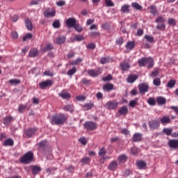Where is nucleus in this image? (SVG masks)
I'll list each match as a JSON object with an SVG mask.
<instances>
[{
  "label": "nucleus",
  "instance_id": "12",
  "mask_svg": "<svg viewBox=\"0 0 178 178\" xmlns=\"http://www.w3.org/2000/svg\"><path fill=\"white\" fill-rule=\"evenodd\" d=\"M54 41L56 44H62L66 41V36L60 35L57 37Z\"/></svg>",
  "mask_w": 178,
  "mask_h": 178
},
{
  "label": "nucleus",
  "instance_id": "13",
  "mask_svg": "<svg viewBox=\"0 0 178 178\" xmlns=\"http://www.w3.org/2000/svg\"><path fill=\"white\" fill-rule=\"evenodd\" d=\"M118 113H120V115L126 116V115L129 113V108H127L126 106L120 108L118 110Z\"/></svg>",
  "mask_w": 178,
  "mask_h": 178
},
{
  "label": "nucleus",
  "instance_id": "9",
  "mask_svg": "<svg viewBox=\"0 0 178 178\" xmlns=\"http://www.w3.org/2000/svg\"><path fill=\"white\" fill-rule=\"evenodd\" d=\"M35 133H37V129L35 128H29L25 131L26 137L29 138L33 137V136H35Z\"/></svg>",
  "mask_w": 178,
  "mask_h": 178
},
{
  "label": "nucleus",
  "instance_id": "11",
  "mask_svg": "<svg viewBox=\"0 0 178 178\" xmlns=\"http://www.w3.org/2000/svg\"><path fill=\"white\" fill-rule=\"evenodd\" d=\"M168 145L170 148H174L176 149L178 148V139H170L168 141Z\"/></svg>",
  "mask_w": 178,
  "mask_h": 178
},
{
  "label": "nucleus",
  "instance_id": "5",
  "mask_svg": "<svg viewBox=\"0 0 178 178\" xmlns=\"http://www.w3.org/2000/svg\"><path fill=\"white\" fill-rule=\"evenodd\" d=\"M119 105V103L115 102V101H110L108 102L107 103H106V104L104 105L105 108H106V109H116V108H118Z\"/></svg>",
  "mask_w": 178,
  "mask_h": 178
},
{
  "label": "nucleus",
  "instance_id": "39",
  "mask_svg": "<svg viewBox=\"0 0 178 178\" xmlns=\"http://www.w3.org/2000/svg\"><path fill=\"white\" fill-rule=\"evenodd\" d=\"M153 84L154 86H156V87H159L161 86V79L156 78L153 80Z\"/></svg>",
  "mask_w": 178,
  "mask_h": 178
},
{
  "label": "nucleus",
  "instance_id": "45",
  "mask_svg": "<svg viewBox=\"0 0 178 178\" xmlns=\"http://www.w3.org/2000/svg\"><path fill=\"white\" fill-rule=\"evenodd\" d=\"M76 72V69L75 67H74L72 69H70L67 71V74L68 76H73V74H74Z\"/></svg>",
  "mask_w": 178,
  "mask_h": 178
},
{
  "label": "nucleus",
  "instance_id": "62",
  "mask_svg": "<svg viewBox=\"0 0 178 178\" xmlns=\"http://www.w3.org/2000/svg\"><path fill=\"white\" fill-rule=\"evenodd\" d=\"M57 6H65L66 5V1H59L56 2Z\"/></svg>",
  "mask_w": 178,
  "mask_h": 178
},
{
  "label": "nucleus",
  "instance_id": "52",
  "mask_svg": "<svg viewBox=\"0 0 178 178\" xmlns=\"http://www.w3.org/2000/svg\"><path fill=\"white\" fill-rule=\"evenodd\" d=\"M131 154H132V155H137V154H138V149L137 147H132L131 149Z\"/></svg>",
  "mask_w": 178,
  "mask_h": 178
},
{
  "label": "nucleus",
  "instance_id": "51",
  "mask_svg": "<svg viewBox=\"0 0 178 178\" xmlns=\"http://www.w3.org/2000/svg\"><path fill=\"white\" fill-rule=\"evenodd\" d=\"M105 3L106 6H109V7L115 6V3H113L112 0H105Z\"/></svg>",
  "mask_w": 178,
  "mask_h": 178
},
{
  "label": "nucleus",
  "instance_id": "17",
  "mask_svg": "<svg viewBox=\"0 0 178 178\" xmlns=\"http://www.w3.org/2000/svg\"><path fill=\"white\" fill-rule=\"evenodd\" d=\"M161 124H168V123H170V118L169 116H163L161 120Z\"/></svg>",
  "mask_w": 178,
  "mask_h": 178
},
{
  "label": "nucleus",
  "instance_id": "6",
  "mask_svg": "<svg viewBox=\"0 0 178 178\" xmlns=\"http://www.w3.org/2000/svg\"><path fill=\"white\" fill-rule=\"evenodd\" d=\"M102 73V70L101 68H99L98 70H88V74L90 76V77H97V76H99Z\"/></svg>",
  "mask_w": 178,
  "mask_h": 178
},
{
  "label": "nucleus",
  "instance_id": "61",
  "mask_svg": "<svg viewBox=\"0 0 178 178\" xmlns=\"http://www.w3.org/2000/svg\"><path fill=\"white\" fill-rule=\"evenodd\" d=\"M76 101H79V102H83V101H86V96H77L76 97Z\"/></svg>",
  "mask_w": 178,
  "mask_h": 178
},
{
  "label": "nucleus",
  "instance_id": "4",
  "mask_svg": "<svg viewBox=\"0 0 178 178\" xmlns=\"http://www.w3.org/2000/svg\"><path fill=\"white\" fill-rule=\"evenodd\" d=\"M83 127L86 130H95L97 129V123L95 122H86L83 124Z\"/></svg>",
  "mask_w": 178,
  "mask_h": 178
},
{
  "label": "nucleus",
  "instance_id": "37",
  "mask_svg": "<svg viewBox=\"0 0 178 178\" xmlns=\"http://www.w3.org/2000/svg\"><path fill=\"white\" fill-rule=\"evenodd\" d=\"M147 103L149 104V105H152V106H154V105L156 104V101L155 100V98L149 97L147 100Z\"/></svg>",
  "mask_w": 178,
  "mask_h": 178
},
{
  "label": "nucleus",
  "instance_id": "21",
  "mask_svg": "<svg viewBox=\"0 0 178 178\" xmlns=\"http://www.w3.org/2000/svg\"><path fill=\"white\" fill-rule=\"evenodd\" d=\"M156 102L159 105H165L166 104V99L163 97H158L156 98Z\"/></svg>",
  "mask_w": 178,
  "mask_h": 178
},
{
  "label": "nucleus",
  "instance_id": "63",
  "mask_svg": "<svg viewBox=\"0 0 178 178\" xmlns=\"http://www.w3.org/2000/svg\"><path fill=\"white\" fill-rule=\"evenodd\" d=\"M24 109H26V106L24 105H19L18 111L19 112H20L21 113L24 112Z\"/></svg>",
  "mask_w": 178,
  "mask_h": 178
},
{
  "label": "nucleus",
  "instance_id": "56",
  "mask_svg": "<svg viewBox=\"0 0 178 178\" xmlns=\"http://www.w3.org/2000/svg\"><path fill=\"white\" fill-rule=\"evenodd\" d=\"M166 26L164 25V24H159L156 26V29L157 30H161V31H163L165 30Z\"/></svg>",
  "mask_w": 178,
  "mask_h": 178
},
{
  "label": "nucleus",
  "instance_id": "34",
  "mask_svg": "<svg viewBox=\"0 0 178 178\" xmlns=\"http://www.w3.org/2000/svg\"><path fill=\"white\" fill-rule=\"evenodd\" d=\"M31 38H33V34L31 33H29L23 37L22 41H29V40H31Z\"/></svg>",
  "mask_w": 178,
  "mask_h": 178
},
{
  "label": "nucleus",
  "instance_id": "20",
  "mask_svg": "<svg viewBox=\"0 0 178 178\" xmlns=\"http://www.w3.org/2000/svg\"><path fill=\"white\" fill-rule=\"evenodd\" d=\"M146 63L148 65L147 69H151L154 67V59L152 58L151 57L147 58Z\"/></svg>",
  "mask_w": 178,
  "mask_h": 178
},
{
  "label": "nucleus",
  "instance_id": "38",
  "mask_svg": "<svg viewBox=\"0 0 178 178\" xmlns=\"http://www.w3.org/2000/svg\"><path fill=\"white\" fill-rule=\"evenodd\" d=\"M93 107H94V104L92 103L86 104L83 106V108H85L86 111H90V109H92Z\"/></svg>",
  "mask_w": 178,
  "mask_h": 178
},
{
  "label": "nucleus",
  "instance_id": "18",
  "mask_svg": "<svg viewBox=\"0 0 178 178\" xmlns=\"http://www.w3.org/2000/svg\"><path fill=\"white\" fill-rule=\"evenodd\" d=\"M58 95H59V97L63 98V99H67L70 98V93L66 91L61 92L60 93L58 94Z\"/></svg>",
  "mask_w": 178,
  "mask_h": 178
},
{
  "label": "nucleus",
  "instance_id": "47",
  "mask_svg": "<svg viewBox=\"0 0 178 178\" xmlns=\"http://www.w3.org/2000/svg\"><path fill=\"white\" fill-rule=\"evenodd\" d=\"M163 131L167 136H171V135H172V129L164 128V129H163Z\"/></svg>",
  "mask_w": 178,
  "mask_h": 178
},
{
  "label": "nucleus",
  "instance_id": "46",
  "mask_svg": "<svg viewBox=\"0 0 178 178\" xmlns=\"http://www.w3.org/2000/svg\"><path fill=\"white\" fill-rule=\"evenodd\" d=\"M53 27L54 29H59L60 27V22L59 20H56L53 22Z\"/></svg>",
  "mask_w": 178,
  "mask_h": 178
},
{
  "label": "nucleus",
  "instance_id": "64",
  "mask_svg": "<svg viewBox=\"0 0 178 178\" xmlns=\"http://www.w3.org/2000/svg\"><path fill=\"white\" fill-rule=\"evenodd\" d=\"M11 37L12 38H17L19 37V34L16 31L11 32Z\"/></svg>",
  "mask_w": 178,
  "mask_h": 178
},
{
  "label": "nucleus",
  "instance_id": "26",
  "mask_svg": "<svg viewBox=\"0 0 178 178\" xmlns=\"http://www.w3.org/2000/svg\"><path fill=\"white\" fill-rule=\"evenodd\" d=\"M131 6L134 9H136V10H141V9H143V6L140 5L137 2H132Z\"/></svg>",
  "mask_w": 178,
  "mask_h": 178
},
{
  "label": "nucleus",
  "instance_id": "33",
  "mask_svg": "<svg viewBox=\"0 0 178 178\" xmlns=\"http://www.w3.org/2000/svg\"><path fill=\"white\" fill-rule=\"evenodd\" d=\"M29 56L31 58H35V56H38V50L34 49L30 51Z\"/></svg>",
  "mask_w": 178,
  "mask_h": 178
},
{
  "label": "nucleus",
  "instance_id": "14",
  "mask_svg": "<svg viewBox=\"0 0 178 178\" xmlns=\"http://www.w3.org/2000/svg\"><path fill=\"white\" fill-rule=\"evenodd\" d=\"M65 23L67 27L72 28L76 24V19L68 18Z\"/></svg>",
  "mask_w": 178,
  "mask_h": 178
},
{
  "label": "nucleus",
  "instance_id": "23",
  "mask_svg": "<svg viewBox=\"0 0 178 178\" xmlns=\"http://www.w3.org/2000/svg\"><path fill=\"white\" fill-rule=\"evenodd\" d=\"M103 90L104 91H112L113 90V84L106 83L103 86Z\"/></svg>",
  "mask_w": 178,
  "mask_h": 178
},
{
  "label": "nucleus",
  "instance_id": "2",
  "mask_svg": "<svg viewBox=\"0 0 178 178\" xmlns=\"http://www.w3.org/2000/svg\"><path fill=\"white\" fill-rule=\"evenodd\" d=\"M33 159H34V154L32 152H28L20 158V162L22 163H29Z\"/></svg>",
  "mask_w": 178,
  "mask_h": 178
},
{
  "label": "nucleus",
  "instance_id": "31",
  "mask_svg": "<svg viewBox=\"0 0 178 178\" xmlns=\"http://www.w3.org/2000/svg\"><path fill=\"white\" fill-rule=\"evenodd\" d=\"M13 144H15V143L13 142V140L9 138L5 140V142L3 143V145H5L6 147H8V146L12 147Z\"/></svg>",
  "mask_w": 178,
  "mask_h": 178
},
{
  "label": "nucleus",
  "instance_id": "58",
  "mask_svg": "<svg viewBox=\"0 0 178 178\" xmlns=\"http://www.w3.org/2000/svg\"><path fill=\"white\" fill-rule=\"evenodd\" d=\"M74 40H76V41H83V40H84V38L81 35H76L74 37Z\"/></svg>",
  "mask_w": 178,
  "mask_h": 178
},
{
  "label": "nucleus",
  "instance_id": "48",
  "mask_svg": "<svg viewBox=\"0 0 178 178\" xmlns=\"http://www.w3.org/2000/svg\"><path fill=\"white\" fill-rule=\"evenodd\" d=\"M145 38L148 42H154V37L152 35H145Z\"/></svg>",
  "mask_w": 178,
  "mask_h": 178
},
{
  "label": "nucleus",
  "instance_id": "35",
  "mask_svg": "<svg viewBox=\"0 0 178 178\" xmlns=\"http://www.w3.org/2000/svg\"><path fill=\"white\" fill-rule=\"evenodd\" d=\"M118 159L119 162H126V161H127V156L125 154H122L118 156Z\"/></svg>",
  "mask_w": 178,
  "mask_h": 178
},
{
  "label": "nucleus",
  "instance_id": "8",
  "mask_svg": "<svg viewBox=\"0 0 178 178\" xmlns=\"http://www.w3.org/2000/svg\"><path fill=\"white\" fill-rule=\"evenodd\" d=\"M52 84H53V82L51 80H46L45 81H43L39 83V87L42 90H44V88H47V87H51Z\"/></svg>",
  "mask_w": 178,
  "mask_h": 178
},
{
  "label": "nucleus",
  "instance_id": "42",
  "mask_svg": "<svg viewBox=\"0 0 178 178\" xmlns=\"http://www.w3.org/2000/svg\"><path fill=\"white\" fill-rule=\"evenodd\" d=\"M81 62H83V60L81 58H79L74 60H72L71 63V65H79V63H81Z\"/></svg>",
  "mask_w": 178,
  "mask_h": 178
},
{
  "label": "nucleus",
  "instance_id": "59",
  "mask_svg": "<svg viewBox=\"0 0 178 178\" xmlns=\"http://www.w3.org/2000/svg\"><path fill=\"white\" fill-rule=\"evenodd\" d=\"M143 34H144V30L141 29H138L136 33V35L138 37H141L142 35H143Z\"/></svg>",
  "mask_w": 178,
  "mask_h": 178
},
{
  "label": "nucleus",
  "instance_id": "57",
  "mask_svg": "<svg viewBox=\"0 0 178 178\" xmlns=\"http://www.w3.org/2000/svg\"><path fill=\"white\" fill-rule=\"evenodd\" d=\"M111 80H112L111 74H108L107 76L102 78L103 81H111Z\"/></svg>",
  "mask_w": 178,
  "mask_h": 178
},
{
  "label": "nucleus",
  "instance_id": "19",
  "mask_svg": "<svg viewBox=\"0 0 178 178\" xmlns=\"http://www.w3.org/2000/svg\"><path fill=\"white\" fill-rule=\"evenodd\" d=\"M121 12L123 13H130V5L125 4L121 7Z\"/></svg>",
  "mask_w": 178,
  "mask_h": 178
},
{
  "label": "nucleus",
  "instance_id": "7",
  "mask_svg": "<svg viewBox=\"0 0 178 178\" xmlns=\"http://www.w3.org/2000/svg\"><path fill=\"white\" fill-rule=\"evenodd\" d=\"M160 126L159 121L156 120H152L149 122V127L152 130H156Z\"/></svg>",
  "mask_w": 178,
  "mask_h": 178
},
{
  "label": "nucleus",
  "instance_id": "25",
  "mask_svg": "<svg viewBox=\"0 0 178 178\" xmlns=\"http://www.w3.org/2000/svg\"><path fill=\"white\" fill-rule=\"evenodd\" d=\"M120 67L122 69V70H129L130 69V64L126 63V62H123L120 63Z\"/></svg>",
  "mask_w": 178,
  "mask_h": 178
},
{
  "label": "nucleus",
  "instance_id": "53",
  "mask_svg": "<svg viewBox=\"0 0 178 178\" xmlns=\"http://www.w3.org/2000/svg\"><path fill=\"white\" fill-rule=\"evenodd\" d=\"M168 24H170V26H176V19L173 18H169Z\"/></svg>",
  "mask_w": 178,
  "mask_h": 178
},
{
  "label": "nucleus",
  "instance_id": "28",
  "mask_svg": "<svg viewBox=\"0 0 178 178\" xmlns=\"http://www.w3.org/2000/svg\"><path fill=\"white\" fill-rule=\"evenodd\" d=\"M138 79L137 75H131L127 78L128 83H134Z\"/></svg>",
  "mask_w": 178,
  "mask_h": 178
},
{
  "label": "nucleus",
  "instance_id": "22",
  "mask_svg": "<svg viewBox=\"0 0 178 178\" xmlns=\"http://www.w3.org/2000/svg\"><path fill=\"white\" fill-rule=\"evenodd\" d=\"M147 9L150 10V13L152 15H154V16L158 14V10L156 9V6L152 5L149 8H147Z\"/></svg>",
  "mask_w": 178,
  "mask_h": 178
},
{
  "label": "nucleus",
  "instance_id": "27",
  "mask_svg": "<svg viewBox=\"0 0 178 178\" xmlns=\"http://www.w3.org/2000/svg\"><path fill=\"white\" fill-rule=\"evenodd\" d=\"M109 62H112V59L109 57H104L100 59V63H102V65H105V63H109Z\"/></svg>",
  "mask_w": 178,
  "mask_h": 178
},
{
  "label": "nucleus",
  "instance_id": "30",
  "mask_svg": "<svg viewBox=\"0 0 178 178\" xmlns=\"http://www.w3.org/2000/svg\"><path fill=\"white\" fill-rule=\"evenodd\" d=\"M25 25L29 30H33V24L31 23V21H30V19H25Z\"/></svg>",
  "mask_w": 178,
  "mask_h": 178
},
{
  "label": "nucleus",
  "instance_id": "60",
  "mask_svg": "<svg viewBox=\"0 0 178 178\" xmlns=\"http://www.w3.org/2000/svg\"><path fill=\"white\" fill-rule=\"evenodd\" d=\"M159 74V71L158 70H156L152 72L151 76L152 77H156Z\"/></svg>",
  "mask_w": 178,
  "mask_h": 178
},
{
  "label": "nucleus",
  "instance_id": "16",
  "mask_svg": "<svg viewBox=\"0 0 178 178\" xmlns=\"http://www.w3.org/2000/svg\"><path fill=\"white\" fill-rule=\"evenodd\" d=\"M143 135L141 134L136 133L133 136V141H134V143H137L138 141H141Z\"/></svg>",
  "mask_w": 178,
  "mask_h": 178
},
{
  "label": "nucleus",
  "instance_id": "40",
  "mask_svg": "<svg viewBox=\"0 0 178 178\" xmlns=\"http://www.w3.org/2000/svg\"><path fill=\"white\" fill-rule=\"evenodd\" d=\"M72 27H74V30L78 31V33H81L83 31V28L79 24H75Z\"/></svg>",
  "mask_w": 178,
  "mask_h": 178
},
{
  "label": "nucleus",
  "instance_id": "41",
  "mask_svg": "<svg viewBox=\"0 0 178 178\" xmlns=\"http://www.w3.org/2000/svg\"><path fill=\"white\" fill-rule=\"evenodd\" d=\"M9 83L13 86H16V84H20V79H10Z\"/></svg>",
  "mask_w": 178,
  "mask_h": 178
},
{
  "label": "nucleus",
  "instance_id": "43",
  "mask_svg": "<svg viewBox=\"0 0 178 178\" xmlns=\"http://www.w3.org/2000/svg\"><path fill=\"white\" fill-rule=\"evenodd\" d=\"M175 86H176V81H175V80H170L168 83V87H169V88H173V87H175Z\"/></svg>",
  "mask_w": 178,
  "mask_h": 178
},
{
  "label": "nucleus",
  "instance_id": "49",
  "mask_svg": "<svg viewBox=\"0 0 178 178\" xmlns=\"http://www.w3.org/2000/svg\"><path fill=\"white\" fill-rule=\"evenodd\" d=\"M90 161H91V159H90V157H83L81 159L82 163H84L85 165H87V163H90Z\"/></svg>",
  "mask_w": 178,
  "mask_h": 178
},
{
  "label": "nucleus",
  "instance_id": "29",
  "mask_svg": "<svg viewBox=\"0 0 178 178\" xmlns=\"http://www.w3.org/2000/svg\"><path fill=\"white\" fill-rule=\"evenodd\" d=\"M136 165H138L139 169H143V168H145V166H147V163L144 161H136Z\"/></svg>",
  "mask_w": 178,
  "mask_h": 178
},
{
  "label": "nucleus",
  "instance_id": "54",
  "mask_svg": "<svg viewBox=\"0 0 178 178\" xmlns=\"http://www.w3.org/2000/svg\"><path fill=\"white\" fill-rule=\"evenodd\" d=\"M117 45H122V44H123V42H124V40H123V38H118L116 39L115 41Z\"/></svg>",
  "mask_w": 178,
  "mask_h": 178
},
{
  "label": "nucleus",
  "instance_id": "3",
  "mask_svg": "<svg viewBox=\"0 0 178 178\" xmlns=\"http://www.w3.org/2000/svg\"><path fill=\"white\" fill-rule=\"evenodd\" d=\"M138 89L140 94L143 95L145 92H148V90H149V86L147 83H143L138 85Z\"/></svg>",
  "mask_w": 178,
  "mask_h": 178
},
{
  "label": "nucleus",
  "instance_id": "1",
  "mask_svg": "<svg viewBox=\"0 0 178 178\" xmlns=\"http://www.w3.org/2000/svg\"><path fill=\"white\" fill-rule=\"evenodd\" d=\"M67 119L65 114H57L51 117L50 122L51 124H63Z\"/></svg>",
  "mask_w": 178,
  "mask_h": 178
},
{
  "label": "nucleus",
  "instance_id": "50",
  "mask_svg": "<svg viewBox=\"0 0 178 178\" xmlns=\"http://www.w3.org/2000/svg\"><path fill=\"white\" fill-rule=\"evenodd\" d=\"M155 22L156 23H165V18H163V17H162V16H160L156 19Z\"/></svg>",
  "mask_w": 178,
  "mask_h": 178
},
{
  "label": "nucleus",
  "instance_id": "44",
  "mask_svg": "<svg viewBox=\"0 0 178 178\" xmlns=\"http://www.w3.org/2000/svg\"><path fill=\"white\" fill-rule=\"evenodd\" d=\"M12 117H6L3 119V123L4 124H9V123H10L12 122Z\"/></svg>",
  "mask_w": 178,
  "mask_h": 178
},
{
  "label": "nucleus",
  "instance_id": "24",
  "mask_svg": "<svg viewBox=\"0 0 178 178\" xmlns=\"http://www.w3.org/2000/svg\"><path fill=\"white\" fill-rule=\"evenodd\" d=\"M118 168V161H113L111 162V163L108 165V169L110 170H115Z\"/></svg>",
  "mask_w": 178,
  "mask_h": 178
},
{
  "label": "nucleus",
  "instance_id": "10",
  "mask_svg": "<svg viewBox=\"0 0 178 178\" xmlns=\"http://www.w3.org/2000/svg\"><path fill=\"white\" fill-rule=\"evenodd\" d=\"M56 14V11H55V10H49V9L44 10L43 13V15L46 18L54 17V16H55Z\"/></svg>",
  "mask_w": 178,
  "mask_h": 178
},
{
  "label": "nucleus",
  "instance_id": "55",
  "mask_svg": "<svg viewBox=\"0 0 178 178\" xmlns=\"http://www.w3.org/2000/svg\"><path fill=\"white\" fill-rule=\"evenodd\" d=\"M105 154H106V150L105 149V147H103L99 149V155L102 156V155H105Z\"/></svg>",
  "mask_w": 178,
  "mask_h": 178
},
{
  "label": "nucleus",
  "instance_id": "36",
  "mask_svg": "<svg viewBox=\"0 0 178 178\" xmlns=\"http://www.w3.org/2000/svg\"><path fill=\"white\" fill-rule=\"evenodd\" d=\"M145 64H147V58H143L138 60L139 66L140 67L145 66Z\"/></svg>",
  "mask_w": 178,
  "mask_h": 178
},
{
  "label": "nucleus",
  "instance_id": "15",
  "mask_svg": "<svg viewBox=\"0 0 178 178\" xmlns=\"http://www.w3.org/2000/svg\"><path fill=\"white\" fill-rule=\"evenodd\" d=\"M32 175H38L42 169L40 165H32L31 167Z\"/></svg>",
  "mask_w": 178,
  "mask_h": 178
},
{
  "label": "nucleus",
  "instance_id": "32",
  "mask_svg": "<svg viewBox=\"0 0 178 178\" xmlns=\"http://www.w3.org/2000/svg\"><path fill=\"white\" fill-rule=\"evenodd\" d=\"M64 111L72 113L74 111V107L72 104H67L64 106Z\"/></svg>",
  "mask_w": 178,
  "mask_h": 178
}]
</instances>
